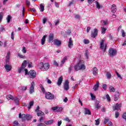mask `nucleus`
Segmentation results:
<instances>
[{"label":"nucleus","instance_id":"obj_60","mask_svg":"<svg viewBox=\"0 0 126 126\" xmlns=\"http://www.w3.org/2000/svg\"><path fill=\"white\" fill-rule=\"evenodd\" d=\"M39 111H40V106H37L36 109L35 110V112H39Z\"/></svg>","mask_w":126,"mask_h":126},{"label":"nucleus","instance_id":"obj_2","mask_svg":"<svg viewBox=\"0 0 126 126\" xmlns=\"http://www.w3.org/2000/svg\"><path fill=\"white\" fill-rule=\"evenodd\" d=\"M108 54L110 58H113V57H115V56L117 55V49H114L113 48H109L108 50Z\"/></svg>","mask_w":126,"mask_h":126},{"label":"nucleus","instance_id":"obj_62","mask_svg":"<svg viewBox=\"0 0 126 126\" xmlns=\"http://www.w3.org/2000/svg\"><path fill=\"white\" fill-rule=\"evenodd\" d=\"M60 23V20H57V21L55 22V26H57L58 24H59Z\"/></svg>","mask_w":126,"mask_h":126},{"label":"nucleus","instance_id":"obj_59","mask_svg":"<svg viewBox=\"0 0 126 126\" xmlns=\"http://www.w3.org/2000/svg\"><path fill=\"white\" fill-rule=\"evenodd\" d=\"M122 37H126V33L125 32V31L122 30Z\"/></svg>","mask_w":126,"mask_h":126},{"label":"nucleus","instance_id":"obj_7","mask_svg":"<svg viewBox=\"0 0 126 126\" xmlns=\"http://www.w3.org/2000/svg\"><path fill=\"white\" fill-rule=\"evenodd\" d=\"M52 110L54 111V112H62L63 108V107H60L58 106H55L52 108Z\"/></svg>","mask_w":126,"mask_h":126},{"label":"nucleus","instance_id":"obj_1","mask_svg":"<svg viewBox=\"0 0 126 126\" xmlns=\"http://www.w3.org/2000/svg\"><path fill=\"white\" fill-rule=\"evenodd\" d=\"M74 67L76 71H78V70H85V69H86L84 61L83 60H80L78 62Z\"/></svg>","mask_w":126,"mask_h":126},{"label":"nucleus","instance_id":"obj_32","mask_svg":"<svg viewBox=\"0 0 126 126\" xmlns=\"http://www.w3.org/2000/svg\"><path fill=\"white\" fill-rule=\"evenodd\" d=\"M120 108H121V106H120V104H119V103H117L116 104V105L115 106V107H114V110H119V109H120Z\"/></svg>","mask_w":126,"mask_h":126},{"label":"nucleus","instance_id":"obj_36","mask_svg":"<svg viewBox=\"0 0 126 126\" xmlns=\"http://www.w3.org/2000/svg\"><path fill=\"white\" fill-rule=\"evenodd\" d=\"M106 76L108 79L111 78L112 77V74H111V73L110 72H106Z\"/></svg>","mask_w":126,"mask_h":126},{"label":"nucleus","instance_id":"obj_21","mask_svg":"<svg viewBox=\"0 0 126 126\" xmlns=\"http://www.w3.org/2000/svg\"><path fill=\"white\" fill-rule=\"evenodd\" d=\"M43 68L45 70H48L49 68H50V64H49V63L43 64Z\"/></svg>","mask_w":126,"mask_h":126},{"label":"nucleus","instance_id":"obj_63","mask_svg":"<svg viewBox=\"0 0 126 126\" xmlns=\"http://www.w3.org/2000/svg\"><path fill=\"white\" fill-rule=\"evenodd\" d=\"M62 120H61V121H58V126H61V125H62Z\"/></svg>","mask_w":126,"mask_h":126},{"label":"nucleus","instance_id":"obj_16","mask_svg":"<svg viewBox=\"0 0 126 126\" xmlns=\"http://www.w3.org/2000/svg\"><path fill=\"white\" fill-rule=\"evenodd\" d=\"M53 123H54V120L53 119L44 121V124H45L46 126H50V125H52V124H53Z\"/></svg>","mask_w":126,"mask_h":126},{"label":"nucleus","instance_id":"obj_9","mask_svg":"<svg viewBox=\"0 0 126 126\" xmlns=\"http://www.w3.org/2000/svg\"><path fill=\"white\" fill-rule=\"evenodd\" d=\"M121 94V93L119 92H115V94L114 95V101H116L120 99V94Z\"/></svg>","mask_w":126,"mask_h":126},{"label":"nucleus","instance_id":"obj_4","mask_svg":"<svg viewBox=\"0 0 126 126\" xmlns=\"http://www.w3.org/2000/svg\"><path fill=\"white\" fill-rule=\"evenodd\" d=\"M45 98L48 100H54L55 99V95L50 92L45 93Z\"/></svg>","mask_w":126,"mask_h":126},{"label":"nucleus","instance_id":"obj_40","mask_svg":"<svg viewBox=\"0 0 126 126\" xmlns=\"http://www.w3.org/2000/svg\"><path fill=\"white\" fill-rule=\"evenodd\" d=\"M10 20H11V16L8 15L7 18V23H9L10 22Z\"/></svg>","mask_w":126,"mask_h":126},{"label":"nucleus","instance_id":"obj_57","mask_svg":"<svg viewBox=\"0 0 126 126\" xmlns=\"http://www.w3.org/2000/svg\"><path fill=\"white\" fill-rule=\"evenodd\" d=\"M95 0H88V2L89 4H92V2L94 1Z\"/></svg>","mask_w":126,"mask_h":126},{"label":"nucleus","instance_id":"obj_46","mask_svg":"<svg viewBox=\"0 0 126 126\" xmlns=\"http://www.w3.org/2000/svg\"><path fill=\"white\" fill-rule=\"evenodd\" d=\"M108 122H109L110 120H109V119L108 118H105L104 119V125H106V124H107V123H108Z\"/></svg>","mask_w":126,"mask_h":126},{"label":"nucleus","instance_id":"obj_31","mask_svg":"<svg viewBox=\"0 0 126 126\" xmlns=\"http://www.w3.org/2000/svg\"><path fill=\"white\" fill-rule=\"evenodd\" d=\"M95 3H96V6L97 8H98V9H100L101 7H103L102 6H101V5H100V3H99L97 1H95Z\"/></svg>","mask_w":126,"mask_h":126},{"label":"nucleus","instance_id":"obj_6","mask_svg":"<svg viewBox=\"0 0 126 126\" xmlns=\"http://www.w3.org/2000/svg\"><path fill=\"white\" fill-rule=\"evenodd\" d=\"M64 90H65L66 91H67L69 89V82L68 81V80H66L64 84Z\"/></svg>","mask_w":126,"mask_h":126},{"label":"nucleus","instance_id":"obj_45","mask_svg":"<svg viewBox=\"0 0 126 126\" xmlns=\"http://www.w3.org/2000/svg\"><path fill=\"white\" fill-rule=\"evenodd\" d=\"M91 96L92 97V100H94L95 99H96V96L95 95H94L92 93L90 94Z\"/></svg>","mask_w":126,"mask_h":126},{"label":"nucleus","instance_id":"obj_5","mask_svg":"<svg viewBox=\"0 0 126 126\" xmlns=\"http://www.w3.org/2000/svg\"><path fill=\"white\" fill-rule=\"evenodd\" d=\"M29 75L30 76L31 78H35L36 75H37V73L34 70H31L29 72Z\"/></svg>","mask_w":126,"mask_h":126},{"label":"nucleus","instance_id":"obj_33","mask_svg":"<svg viewBox=\"0 0 126 126\" xmlns=\"http://www.w3.org/2000/svg\"><path fill=\"white\" fill-rule=\"evenodd\" d=\"M101 34H103L104 35V34L106 33V31H107V29L101 27Z\"/></svg>","mask_w":126,"mask_h":126},{"label":"nucleus","instance_id":"obj_37","mask_svg":"<svg viewBox=\"0 0 126 126\" xmlns=\"http://www.w3.org/2000/svg\"><path fill=\"white\" fill-rule=\"evenodd\" d=\"M109 90L110 92H115V91H116V89L113 88V86H111L109 88Z\"/></svg>","mask_w":126,"mask_h":126},{"label":"nucleus","instance_id":"obj_23","mask_svg":"<svg viewBox=\"0 0 126 126\" xmlns=\"http://www.w3.org/2000/svg\"><path fill=\"white\" fill-rule=\"evenodd\" d=\"M36 112L37 113L36 115L38 117H40L41 116H44V115H45V113H44V112H42L41 110Z\"/></svg>","mask_w":126,"mask_h":126},{"label":"nucleus","instance_id":"obj_13","mask_svg":"<svg viewBox=\"0 0 126 126\" xmlns=\"http://www.w3.org/2000/svg\"><path fill=\"white\" fill-rule=\"evenodd\" d=\"M63 76H61L59 78L58 81L57 82V85H58V86H61V85H62V83H63Z\"/></svg>","mask_w":126,"mask_h":126},{"label":"nucleus","instance_id":"obj_15","mask_svg":"<svg viewBox=\"0 0 126 126\" xmlns=\"http://www.w3.org/2000/svg\"><path fill=\"white\" fill-rule=\"evenodd\" d=\"M111 12H113V13H115V12H117V7L116 6V4H113L111 6Z\"/></svg>","mask_w":126,"mask_h":126},{"label":"nucleus","instance_id":"obj_58","mask_svg":"<svg viewBox=\"0 0 126 126\" xmlns=\"http://www.w3.org/2000/svg\"><path fill=\"white\" fill-rule=\"evenodd\" d=\"M64 121H65L66 122H67L68 123H69L70 122V120H69V118L66 117L64 119Z\"/></svg>","mask_w":126,"mask_h":126},{"label":"nucleus","instance_id":"obj_28","mask_svg":"<svg viewBox=\"0 0 126 126\" xmlns=\"http://www.w3.org/2000/svg\"><path fill=\"white\" fill-rule=\"evenodd\" d=\"M24 68H25V67H23L22 66H21V67L19 68L18 70V73H21V72L24 71Z\"/></svg>","mask_w":126,"mask_h":126},{"label":"nucleus","instance_id":"obj_55","mask_svg":"<svg viewBox=\"0 0 126 126\" xmlns=\"http://www.w3.org/2000/svg\"><path fill=\"white\" fill-rule=\"evenodd\" d=\"M25 70V74L27 75V74L29 75V72H28V70L26 68L24 69Z\"/></svg>","mask_w":126,"mask_h":126},{"label":"nucleus","instance_id":"obj_43","mask_svg":"<svg viewBox=\"0 0 126 126\" xmlns=\"http://www.w3.org/2000/svg\"><path fill=\"white\" fill-rule=\"evenodd\" d=\"M29 11H32V12H36V10L35 8H29L28 9Z\"/></svg>","mask_w":126,"mask_h":126},{"label":"nucleus","instance_id":"obj_61","mask_svg":"<svg viewBox=\"0 0 126 126\" xmlns=\"http://www.w3.org/2000/svg\"><path fill=\"white\" fill-rule=\"evenodd\" d=\"M108 125V126H113V123H112L111 121H109Z\"/></svg>","mask_w":126,"mask_h":126},{"label":"nucleus","instance_id":"obj_54","mask_svg":"<svg viewBox=\"0 0 126 126\" xmlns=\"http://www.w3.org/2000/svg\"><path fill=\"white\" fill-rule=\"evenodd\" d=\"M106 99H107V100H108L109 101H111V98L110 97V95H109V94H107L106 95Z\"/></svg>","mask_w":126,"mask_h":126},{"label":"nucleus","instance_id":"obj_29","mask_svg":"<svg viewBox=\"0 0 126 126\" xmlns=\"http://www.w3.org/2000/svg\"><path fill=\"white\" fill-rule=\"evenodd\" d=\"M7 100H14V98H13V96L11 94H9L6 97Z\"/></svg>","mask_w":126,"mask_h":126},{"label":"nucleus","instance_id":"obj_11","mask_svg":"<svg viewBox=\"0 0 126 126\" xmlns=\"http://www.w3.org/2000/svg\"><path fill=\"white\" fill-rule=\"evenodd\" d=\"M34 86H35V83L33 81L32 83V85L30 89V94H32L34 92Z\"/></svg>","mask_w":126,"mask_h":126},{"label":"nucleus","instance_id":"obj_38","mask_svg":"<svg viewBox=\"0 0 126 126\" xmlns=\"http://www.w3.org/2000/svg\"><path fill=\"white\" fill-rule=\"evenodd\" d=\"M26 120H28V121L30 120L31 119H32V116H31L30 115L28 114L26 115Z\"/></svg>","mask_w":126,"mask_h":126},{"label":"nucleus","instance_id":"obj_35","mask_svg":"<svg viewBox=\"0 0 126 126\" xmlns=\"http://www.w3.org/2000/svg\"><path fill=\"white\" fill-rule=\"evenodd\" d=\"M39 87L41 88V91L42 92H43V93H46V91H45V88H44V87H43V85L42 84L39 85Z\"/></svg>","mask_w":126,"mask_h":126},{"label":"nucleus","instance_id":"obj_64","mask_svg":"<svg viewBox=\"0 0 126 126\" xmlns=\"http://www.w3.org/2000/svg\"><path fill=\"white\" fill-rule=\"evenodd\" d=\"M45 126V124H44L43 123H40V124H37V126Z\"/></svg>","mask_w":126,"mask_h":126},{"label":"nucleus","instance_id":"obj_49","mask_svg":"<svg viewBox=\"0 0 126 126\" xmlns=\"http://www.w3.org/2000/svg\"><path fill=\"white\" fill-rule=\"evenodd\" d=\"M18 57H19V58H20V59H24V58H25V57L22 55H21L20 53L18 54Z\"/></svg>","mask_w":126,"mask_h":126},{"label":"nucleus","instance_id":"obj_48","mask_svg":"<svg viewBox=\"0 0 126 126\" xmlns=\"http://www.w3.org/2000/svg\"><path fill=\"white\" fill-rule=\"evenodd\" d=\"M21 90H22V91H26V90H27V87H21Z\"/></svg>","mask_w":126,"mask_h":126},{"label":"nucleus","instance_id":"obj_12","mask_svg":"<svg viewBox=\"0 0 126 126\" xmlns=\"http://www.w3.org/2000/svg\"><path fill=\"white\" fill-rule=\"evenodd\" d=\"M54 45L55 46H57V47H60L61 45H62V41L61 40H59L57 39L54 40Z\"/></svg>","mask_w":126,"mask_h":126},{"label":"nucleus","instance_id":"obj_20","mask_svg":"<svg viewBox=\"0 0 126 126\" xmlns=\"http://www.w3.org/2000/svg\"><path fill=\"white\" fill-rule=\"evenodd\" d=\"M93 73L94 75H97L98 74V68L96 67H94L93 69Z\"/></svg>","mask_w":126,"mask_h":126},{"label":"nucleus","instance_id":"obj_3","mask_svg":"<svg viewBox=\"0 0 126 126\" xmlns=\"http://www.w3.org/2000/svg\"><path fill=\"white\" fill-rule=\"evenodd\" d=\"M104 42H105V39H102L100 42V49H101V50H103V52L105 53L107 46V44H104Z\"/></svg>","mask_w":126,"mask_h":126},{"label":"nucleus","instance_id":"obj_18","mask_svg":"<svg viewBox=\"0 0 126 126\" xmlns=\"http://www.w3.org/2000/svg\"><path fill=\"white\" fill-rule=\"evenodd\" d=\"M100 84V83H99V81H97L96 83L95 84V85L94 87V91H97V90H98V89L99 88V85Z\"/></svg>","mask_w":126,"mask_h":126},{"label":"nucleus","instance_id":"obj_14","mask_svg":"<svg viewBox=\"0 0 126 126\" xmlns=\"http://www.w3.org/2000/svg\"><path fill=\"white\" fill-rule=\"evenodd\" d=\"M4 68L6 71H10L12 68V66H11V65L6 64V65L4 66Z\"/></svg>","mask_w":126,"mask_h":126},{"label":"nucleus","instance_id":"obj_8","mask_svg":"<svg viewBox=\"0 0 126 126\" xmlns=\"http://www.w3.org/2000/svg\"><path fill=\"white\" fill-rule=\"evenodd\" d=\"M91 35L93 38H95L96 36H98V29H94V32H92Z\"/></svg>","mask_w":126,"mask_h":126},{"label":"nucleus","instance_id":"obj_30","mask_svg":"<svg viewBox=\"0 0 126 126\" xmlns=\"http://www.w3.org/2000/svg\"><path fill=\"white\" fill-rule=\"evenodd\" d=\"M65 61H67V57L66 56L63 58V59L61 61V64H63L65 63Z\"/></svg>","mask_w":126,"mask_h":126},{"label":"nucleus","instance_id":"obj_25","mask_svg":"<svg viewBox=\"0 0 126 126\" xmlns=\"http://www.w3.org/2000/svg\"><path fill=\"white\" fill-rule=\"evenodd\" d=\"M99 101H96L95 102V108L96 109V110H99V109H100V108H101V105H100L99 104Z\"/></svg>","mask_w":126,"mask_h":126},{"label":"nucleus","instance_id":"obj_10","mask_svg":"<svg viewBox=\"0 0 126 126\" xmlns=\"http://www.w3.org/2000/svg\"><path fill=\"white\" fill-rule=\"evenodd\" d=\"M68 47L69 48V49H71V48L73 47V41H72L71 37H70L69 39Z\"/></svg>","mask_w":126,"mask_h":126},{"label":"nucleus","instance_id":"obj_34","mask_svg":"<svg viewBox=\"0 0 126 126\" xmlns=\"http://www.w3.org/2000/svg\"><path fill=\"white\" fill-rule=\"evenodd\" d=\"M40 9L41 11H44L45 10V6L43 5V3H41L40 5Z\"/></svg>","mask_w":126,"mask_h":126},{"label":"nucleus","instance_id":"obj_53","mask_svg":"<svg viewBox=\"0 0 126 126\" xmlns=\"http://www.w3.org/2000/svg\"><path fill=\"white\" fill-rule=\"evenodd\" d=\"M53 64L54 65H55V66H59V63H58V62L56 61H54Z\"/></svg>","mask_w":126,"mask_h":126},{"label":"nucleus","instance_id":"obj_17","mask_svg":"<svg viewBox=\"0 0 126 126\" xmlns=\"http://www.w3.org/2000/svg\"><path fill=\"white\" fill-rule=\"evenodd\" d=\"M47 37H48V35H44L42 37V38L41 40V45H45V43H46V38H47Z\"/></svg>","mask_w":126,"mask_h":126},{"label":"nucleus","instance_id":"obj_22","mask_svg":"<svg viewBox=\"0 0 126 126\" xmlns=\"http://www.w3.org/2000/svg\"><path fill=\"white\" fill-rule=\"evenodd\" d=\"M84 110H85V113H84L85 115H91V112L90 111V110H89L88 108H85Z\"/></svg>","mask_w":126,"mask_h":126},{"label":"nucleus","instance_id":"obj_42","mask_svg":"<svg viewBox=\"0 0 126 126\" xmlns=\"http://www.w3.org/2000/svg\"><path fill=\"white\" fill-rule=\"evenodd\" d=\"M47 21H48V19H47V18L46 17L43 18L42 20V22L43 24H46V22H47Z\"/></svg>","mask_w":126,"mask_h":126},{"label":"nucleus","instance_id":"obj_24","mask_svg":"<svg viewBox=\"0 0 126 126\" xmlns=\"http://www.w3.org/2000/svg\"><path fill=\"white\" fill-rule=\"evenodd\" d=\"M19 118L20 119H22V120H25V119H26V115L25 114L21 115V113H20L19 114Z\"/></svg>","mask_w":126,"mask_h":126},{"label":"nucleus","instance_id":"obj_27","mask_svg":"<svg viewBox=\"0 0 126 126\" xmlns=\"http://www.w3.org/2000/svg\"><path fill=\"white\" fill-rule=\"evenodd\" d=\"M34 105V101H30L29 103V105L28 106V109L30 110L31 107Z\"/></svg>","mask_w":126,"mask_h":126},{"label":"nucleus","instance_id":"obj_39","mask_svg":"<svg viewBox=\"0 0 126 126\" xmlns=\"http://www.w3.org/2000/svg\"><path fill=\"white\" fill-rule=\"evenodd\" d=\"M26 64H27V61H26V60H25L22 63L21 66L25 67V66H26Z\"/></svg>","mask_w":126,"mask_h":126},{"label":"nucleus","instance_id":"obj_51","mask_svg":"<svg viewBox=\"0 0 126 126\" xmlns=\"http://www.w3.org/2000/svg\"><path fill=\"white\" fill-rule=\"evenodd\" d=\"M22 51L23 53H24V54H26V52H27L26 47H23V49Z\"/></svg>","mask_w":126,"mask_h":126},{"label":"nucleus","instance_id":"obj_41","mask_svg":"<svg viewBox=\"0 0 126 126\" xmlns=\"http://www.w3.org/2000/svg\"><path fill=\"white\" fill-rule=\"evenodd\" d=\"M100 125V119H98L97 120H95V126H99Z\"/></svg>","mask_w":126,"mask_h":126},{"label":"nucleus","instance_id":"obj_52","mask_svg":"<svg viewBox=\"0 0 126 126\" xmlns=\"http://www.w3.org/2000/svg\"><path fill=\"white\" fill-rule=\"evenodd\" d=\"M119 116H120V114L119 113V112L116 111L115 112V118H119Z\"/></svg>","mask_w":126,"mask_h":126},{"label":"nucleus","instance_id":"obj_50","mask_svg":"<svg viewBox=\"0 0 126 126\" xmlns=\"http://www.w3.org/2000/svg\"><path fill=\"white\" fill-rule=\"evenodd\" d=\"M26 4L28 6H30V1L29 0H26Z\"/></svg>","mask_w":126,"mask_h":126},{"label":"nucleus","instance_id":"obj_19","mask_svg":"<svg viewBox=\"0 0 126 126\" xmlns=\"http://www.w3.org/2000/svg\"><path fill=\"white\" fill-rule=\"evenodd\" d=\"M54 40V34L50 33V35L48 36V41L51 42Z\"/></svg>","mask_w":126,"mask_h":126},{"label":"nucleus","instance_id":"obj_44","mask_svg":"<svg viewBox=\"0 0 126 126\" xmlns=\"http://www.w3.org/2000/svg\"><path fill=\"white\" fill-rule=\"evenodd\" d=\"M84 43L86 44H89L90 43V41L88 39H84Z\"/></svg>","mask_w":126,"mask_h":126},{"label":"nucleus","instance_id":"obj_26","mask_svg":"<svg viewBox=\"0 0 126 126\" xmlns=\"http://www.w3.org/2000/svg\"><path fill=\"white\" fill-rule=\"evenodd\" d=\"M44 63L42 62L39 63L37 66L39 69H43Z\"/></svg>","mask_w":126,"mask_h":126},{"label":"nucleus","instance_id":"obj_47","mask_svg":"<svg viewBox=\"0 0 126 126\" xmlns=\"http://www.w3.org/2000/svg\"><path fill=\"white\" fill-rule=\"evenodd\" d=\"M11 38L12 40H14V32H12L11 34Z\"/></svg>","mask_w":126,"mask_h":126},{"label":"nucleus","instance_id":"obj_56","mask_svg":"<svg viewBox=\"0 0 126 126\" xmlns=\"http://www.w3.org/2000/svg\"><path fill=\"white\" fill-rule=\"evenodd\" d=\"M10 56V52H8L6 56V59H7V60H9Z\"/></svg>","mask_w":126,"mask_h":126}]
</instances>
